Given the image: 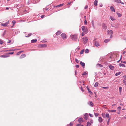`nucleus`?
Listing matches in <instances>:
<instances>
[{
    "label": "nucleus",
    "mask_w": 126,
    "mask_h": 126,
    "mask_svg": "<svg viewBox=\"0 0 126 126\" xmlns=\"http://www.w3.org/2000/svg\"><path fill=\"white\" fill-rule=\"evenodd\" d=\"M9 24V21L5 23H1V25L2 26L4 27H6L7 25Z\"/></svg>",
    "instance_id": "obj_6"
},
{
    "label": "nucleus",
    "mask_w": 126,
    "mask_h": 126,
    "mask_svg": "<svg viewBox=\"0 0 126 126\" xmlns=\"http://www.w3.org/2000/svg\"><path fill=\"white\" fill-rule=\"evenodd\" d=\"M98 3V1L97 0H95V1L94 2V5L95 6H97V3Z\"/></svg>",
    "instance_id": "obj_21"
},
{
    "label": "nucleus",
    "mask_w": 126,
    "mask_h": 126,
    "mask_svg": "<svg viewBox=\"0 0 126 126\" xmlns=\"http://www.w3.org/2000/svg\"><path fill=\"white\" fill-rule=\"evenodd\" d=\"M90 122L91 123H93V121L92 120H91L90 121Z\"/></svg>",
    "instance_id": "obj_60"
},
{
    "label": "nucleus",
    "mask_w": 126,
    "mask_h": 126,
    "mask_svg": "<svg viewBox=\"0 0 126 126\" xmlns=\"http://www.w3.org/2000/svg\"><path fill=\"white\" fill-rule=\"evenodd\" d=\"M64 4H60V5H58L56 6V7H60L61 6H63V5Z\"/></svg>",
    "instance_id": "obj_30"
},
{
    "label": "nucleus",
    "mask_w": 126,
    "mask_h": 126,
    "mask_svg": "<svg viewBox=\"0 0 126 126\" xmlns=\"http://www.w3.org/2000/svg\"><path fill=\"white\" fill-rule=\"evenodd\" d=\"M116 111V110H111V112H115Z\"/></svg>",
    "instance_id": "obj_48"
},
{
    "label": "nucleus",
    "mask_w": 126,
    "mask_h": 126,
    "mask_svg": "<svg viewBox=\"0 0 126 126\" xmlns=\"http://www.w3.org/2000/svg\"><path fill=\"white\" fill-rule=\"evenodd\" d=\"M106 105H103V107L104 108H106Z\"/></svg>",
    "instance_id": "obj_59"
},
{
    "label": "nucleus",
    "mask_w": 126,
    "mask_h": 126,
    "mask_svg": "<svg viewBox=\"0 0 126 126\" xmlns=\"http://www.w3.org/2000/svg\"><path fill=\"white\" fill-rule=\"evenodd\" d=\"M117 14L118 15V17H120L122 15L121 14L118 13H117Z\"/></svg>",
    "instance_id": "obj_22"
},
{
    "label": "nucleus",
    "mask_w": 126,
    "mask_h": 126,
    "mask_svg": "<svg viewBox=\"0 0 126 126\" xmlns=\"http://www.w3.org/2000/svg\"><path fill=\"white\" fill-rule=\"evenodd\" d=\"M25 56V55L24 54H23L20 57V58H22L24 57Z\"/></svg>",
    "instance_id": "obj_28"
},
{
    "label": "nucleus",
    "mask_w": 126,
    "mask_h": 126,
    "mask_svg": "<svg viewBox=\"0 0 126 126\" xmlns=\"http://www.w3.org/2000/svg\"><path fill=\"white\" fill-rule=\"evenodd\" d=\"M110 40V39H105L104 40V42L105 43H107Z\"/></svg>",
    "instance_id": "obj_11"
},
{
    "label": "nucleus",
    "mask_w": 126,
    "mask_h": 126,
    "mask_svg": "<svg viewBox=\"0 0 126 126\" xmlns=\"http://www.w3.org/2000/svg\"><path fill=\"white\" fill-rule=\"evenodd\" d=\"M111 110H108V112H111Z\"/></svg>",
    "instance_id": "obj_62"
},
{
    "label": "nucleus",
    "mask_w": 126,
    "mask_h": 126,
    "mask_svg": "<svg viewBox=\"0 0 126 126\" xmlns=\"http://www.w3.org/2000/svg\"><path fill=\"white\" fill-rule=\"evenodd\" d=\"M32 33H29V34L28 35V36H26V37H29V36H31V35H32Z\"/></svg>",
    "instance_id": "obj_36"
},
{
    "label": "nucleus",
    "mask_w": 126,
    "mask_h": 126,
    "mask_svg": "<svg viewBox=\"0 0 126 126\" xmlns=\"http://www.w3.org/2000/svg\"><path fill=\"white\" fill-rule=\"evenodd\" d=\"M84 52V49L82 50L80 52V53L81 54H82Z\"/></svg>",
    "instance_id": "obj_32"
},
{
    "label": "nucleus",
    "mask_w": 126,
    "mask_h": 126,
    "mask_svg": "<svg viewBox=\"0 0 126 126\" xmlns=\"http://www.w3.org/2000/svg\"><path fill=\"white\" fill-rule=\"evenodd\" d=\"M3 43V41L1 39H0V44H2Z\"/></svg>",
    "instance_id": "obj_37"
},
{
    "label": "nucleus",
    "mask_w": 126,
    "mask_h": 126,
    "mask_svg": "<svg viewBox=\"0 0 126 126\" xmlns=\"http://www.w3.org/2000/svg\"><path fill=\"white\" fill-rule=\"evenodd\" d=\"M106 117L108 118H109V114L107 113L106 114Z\"/></svg>",
    "instance_id": "obj_25"
},
{
    "label": "nucleus",
    "mask_w": 126,
    "mask_h": 126,
    "mask_svg": "<svg viewBox=\"0 0 126 126\" xmlns=\"http://www.w3.org/2000/svg\"><path fill=\"white\" fill-rule=\"evenodd\" d=\"M22 52H23L22 51H20L19 52H18V53H19V54H20V53H21Z\"/></svg>",
    "instance_id": "obj_61"
},
{
    "label": "nucleus",
    "mask_w": 126,
    "mask_h": 126,
    "mask_svg": "<svg viewBox=\"0 0 126 126\" xmlns=\"http://www.w3.org/2000/svg\"><path fill=\"white\" fill-rule=\"evenodd\" d=\"M75 62L77 63H78L79 62V61H78V59H75Z\"/></svg>",
    "instance_id": "obj_42"
},
{
    "label": "nucleus",
    "mask_w": 126,
    "mask_h": 126,
    "mask_svg": "<svg viewBox=\"0 0 126 126\" xmlns=\"http://www.w3.org/2000/svg\"><path fill=\"white\" fill-rule=\"evenodd\" d=\"M81 89V90L83 92L84 91V90H83V89L82 88V87H81V88H80Z\"/></svg>",
    "instance_id": "obj_54"
},
{
    "label": "nucleus",
    "mask_w": 126,
    "mask_h": 126,
    "mask_svg": "<svg viewBox=\"0 0 126 126\" xmlns=\"http://www.w3.org/2000/svg\"><path fill=\"white\" fill-rule=\"evenodd\" d=\"M16 22L14 21H12V23L13 25H14V24Z\"/></svg>",
    "instance_id": "obj_47"
},
{
    "label": "nucleus",
    "mask_w": 126,
    "mask_h": 126,
    "mask_svg": "<svg viewBox=\"0 0 126 126\" xmlns=\"http://www.w3.org/2000/svg\"><path fill=\"white\" fill-rule=\"evenodd\" d=\"M77 35L76 34H74L71 35H70V37L71 39L74 41H76L77 40Z\"/></svg>",
    "instance_id": "obj_2"
},
{
    "label": "nucleus",
    "mask_w": 126,
    "mask_h": 126,
    "mask_svg": "<svg viewBox=\"0 0 126 126\" xmlns=\"http://www.w3.org/2000/svg\"><path fill=\"white\" fill-rule=\"evenodd\" d=\"M44 15H42L41 16V18H43V17H44Z\"/></svg>",
    "instance_id": "obj_49"
},
{
    "label": "nucleus",
    "mask_w": 126,
    "mask_h": 126,
    "mask_svg": "<svg viewBox=\"0 0 126 126\" xmlns=\"http://www.w3.org/2000/svg\"><path fill=\"white\" fill-rule=\"evenodd\" d=\"M89 115L91 117H92L93 116V115L91 114H89Z\"/></svg>",
    "instance_id": "obj_52"
},
{
    "label": "nucleus",
    "mask_w": 126,
    "mask_h": 126,
    "mask_svg": "<svg viewBox=\"0 0 126 126\" xmlns=\"http://www.w3.org/2000/svg\"><path fill=\"white\" fill-rule=\"evenodd\" d=\"M98 82H96L95 83V85H94V86L96 87L98 86Z\"/></svg>",
    "instance_id": "obj_24"
},
{
    "label": "nucleus",
    "mask_w": 126,
    "mask_h": 126,
    "mask_svg": "<svg viewBox=\"0 0 126 126\" xmlns=\"http://www.w3.org/2000/svg\"><path fill=\"white\" fill-rule=\"evenodd\" d=\"M121 109V107L120 106H119L117 108L118 110L119 111H120Z\"/></svg>",
    "instance_id": "obj_29"
},
{
    "label": "nucleus",
    "mask_w": 126,
    "mask_h": 126,
    "mask_svg": "<svg viewBox=\"0 0 126 126\" xmlns=\"http://www.w3.org/2000/svg\"><path fill=\"white\" fill-rule=\"evenodd\" d=\"M37 41L36 39L35 40H32L31 41V42L32 43H34L36 42Z\"/></svg>",
    "instance_id": "obj_15"
},
{
    "label": "nucleus",
    "mask_w": 126,
    "mask_h": 126,
    "mask_svg": "<svg viewBox=\"0 0 126 126\" xmlns=\"http://www.w3.org/2000/svg\"><path fill=\"white\" fill-rule=\"evenodd\" d=\"M94 45L96 47H98L100 46V45L99 43L97 41H96L95 42Z\"/></svg>",
    "instance_id": "obj_7"
},
{
    "label": "nucleus",
    "mask_w": 126,
    "mask_h": 126,
    "mask_svg": "<svg viewBox=\"0 0 126 126\" xmlns=\"http://www.w3.org/2000/svg\"><path fill=\"white\" fill-rule=\"evenodd\" d=\"M61 33V32L60 31H58L56 32V34L57 35H59Z\"/></svg>",
    "instance_id": "obj_19"
},
{
    "label": "nucleus",
    "mask_w": 126,
    "mask_h": 126,
    "mask_svg": "<svg viewBox=\"0 0 126 126\" xmlns=\"http://www.w3.org/2000/svg\"><path fill=\"white\" fill-rule=\"evenodd\" d=\"M121 73V72H119L118 73H116L115 75L116 76H117L119 75H120Z\"/></svg>",
    "instance_id": "obj_26"
},
{
    "label": "nucleus",
    "mask_w": 126,
    "mask_h": 126,
    "mask_svg": "<svg viewBox=\"0 0 126 126\" xmlns=\"http://www.w3.org/2000/svg\"><path fill=\"white\" fill-rule=\"evenodd\" d=\"M110 119L109 118L108 119V121L107 122V124L108 125L109 124V123L110 121Z\"/></svg>",
    "instance_id": "obj_44"
},
{
    "label": "nucleus",
    "mask_w": 126,
    "mask_h": 126,
    "mask_svg": "<svg viewBox=\"0 0 126 126\" xmlns=\"http://www.w3.org/2000/svg\"><path fill=\"white\" fill-rule=\"evenodd\" d=\"M103 88H104V89H107L108 88L107 87H103Z\"/></svg>",
    "instance_id": "obj_56"
},
{
    "label": "nucleus",
    "mask_w": 126,
    "mask_h": 126,
    "mask_svg": "<svg viewBox=\"0 0 126 126\" xmlns=\"http://www.w3.org/2000/svg\"><path fill=\"white\" fill-rule=\"evenodd\" d=\"M88 105L91 107H93V104L91 101H89L88 102Z\"/></svg>",
    "instance_id": "obj_8"
},
{
    "label": "nucleus",
    "mask_w": 126,
    "mask_h": 126,
    "mask_svg": "<svg viewBox=\"0 0 126 126\" xmlns=\"http://www.w3.org/2000/svg\"><path fill=\"white\" fill-rule=\"evenodd\" d=\"M88 7V6H87V5H86V6H85V7H84V8H85V9H87V8Z\"/></svg>",
    "instance_id": "obj_55"
},
{
    "label": "nucleus",
    "mask_w": 126,
    "mask_h": 126,
    "mask_svg": "<svg viewBox=\"0 0 126 126\" xmlns=\"http://www.w3.org/2000/svg\"><path fill=\"white\" fill-rule=\"evenodd\" d=\"M0 57H3V58H5V57H7L6 56L4 55H1Z\"/></svg>",
    "instance_id": "obj_33"
},
{
    "label": "nucleus",
    "mask_w": 126,
    "mask_h": 126,
    "mask_svg": "<svg viewBox=\"0 0 126 126\" xmlns=\"http://www.w3.org/2000/svg\"><path fill=\"white\" fill-rule=\"evenodd\" d=\"M97 66H99L100 67H102V65H100V64H97Z\"/></svg>",
    "instance_id": "obj_38"
},
{
    "label": "nucleus",
    "mask_w": 126,
    "mask_h": 126,
    "mask_svg": "<svg viewBox=\"0 0 126 126\" xmlns=\"http://www.w3.org/2000/svg\"><path fill=\"white\" fill-rule=\"evenodd\" d=\"M110 19L112 21H113L115 19V18L114 17H113L111 16H110Z\"/></svg>",
    "instance_id": "obj_9"
},
{
    "label": "nucleus",
    "mask_w": 126,
    "mask_h": 126,
    "mask_svg": "<svg viewBox=\"0 0 126 126\" xmlns=\"http://www.w3.org/2000/svg\"><path fill=\"white\" fill-rule=\"evenodd\" d=\"M121 62L122 63L126 64V61H121Z\"/></svg>",
    "instance_id": "obj_39"
},
{
    "label": "nucleus",
    "mask_w": 126,
    "mask_h": 126,
    "mask_svg": "<svg viewBox=\"0 0 126 126\" xmlns=\"http://www.w3.org/2000/svg\"><path fill=\"white\" fill-rule=\"evenodd\" d=\"M100 7H102L103 6V5L101 3H100L99 5Z\"/></svg>",
    "instance_id": "obj_50"
},
{
    "label": "nucleus",
    "mask_w": 126,
    "mask_h": 126,
    "mask_svg": "<svg viewBox=\"0 0 126 126\" xmlns=\"http://www.w3.org/2000/svg\"><path fill=\"white\" fill-rule=\"evenodd\" d=\"M98 120L100 122H101L103 120L101 117H99Z\"/></svg>",
    "instance_id": "obj_13"
},
{
    "label": "nucleus",
    "mask_w": 126,
    "mask_h": 126,
    "mask_svg": "<svg viewBox=\"0 0 126 126\" xmlns=\"http://www.w3.org/2000/svg\"><path fill=\"white\" fill-rule=\"evenodd\" d=\"M115 2H116L117 3H121L120 0H114Z\"/></svg>",
    "instance_id": "obj_18"
},
{
    "label": "nucleus",
    "mask_w": 126,
    "mask_h": 126,
    "mask_svg": "<svg viewBox=\"0 0 126 126\" xmlns=\"http://www.w3.org/2000/svg\"><path fill=\"white\" fill-rule=\"evenodd\" d=\"M86 88H87V90H89V88H88V86H87V87H86Z\"/></svg>",
    "instance_id": "obj_63"
},
{
    "label": "nucleus",
    "mask_w": 126,
    "mask_h": 126,
    "mask_svg": "<svg viewBox=\"0 0 126 126\" xmlns=\"http://www.w3.org/2000/svg\"><path fill=\"white\" fill-rule=\"evenodd\" d=\"M91 124L90 123L88 122L87 123V124L86 126H90L91 125Z\"/></svg>",
    "instance_id": "obj_23"
},
{
    "label": "nucleus",
    "mask_w": 126,
    "mask_h": 126,
    "mask_svg": "<svg viewBox=\"0 0 126 126\" xmlns=\"http://www.w3.org/2000/svg\"><path fill=\"white\" fill-rule=\"evenodd\" d=\"M11 42V40H9L8 41V43H10V42Z\"/></svg>",
    "instance_id": "obj_58"
},
{
    "label": "nucleus",
    "mask_w": 126,
    "mask_h": 126,
    "mask_svg": "<svg viewBox=\"0 0 126 126\" xmlns=\"http://www.w3.org/2000/svg\"><path fill=\"white\" fill-rule=\"evenodd\" d=\"M111 70H113L114 69V67L112 65H110L109 66Z\"/></svg>",
    "instance_id": "obj_12"
},
{
    "label": "nucleus",
    "mask_w": 126,
    "mask_h": 126,
    "mask_svg": "<svg viewBox=\"0 0 126 126\" xmlns=\"http://www.w3.org/2000/svg\"><path fill=\"white\" fill-rule=\"evenodd\" d=\"M119 66L120 67L122 66L124 67H125V65L121 63L119 64Z\"/></svg>",
    "instance_id": "obj_16"
},
{
    "label": "nucleus",
    "mask_w": 126,
    "mask_h": 126,
    "mask_svg": "<svg viewBox=\"0 0 126 126\" xmlns=\"http://www.w3.org/2000/svg\"><path fill=\"white\" fill-rule=\"evenodd\" d=\"M76 68H79V65H76Z\"/></svg>",
    "instance_id": "obj_53"
},
{
    "label": "nucleus",
    "mask_w": 126,
    "mask_h": 126,
    "mask_svg": "<svg viewBox=\"0 0 126 126\" xmlns=\"http://www.w3.org/2000/svg\"><path fill=\"white\" fill-rule=\"evenodd\" d=\"M88 40V38L87 37H84L82 39V41L83 43L84 44L86 43L87 41Z\"/></svg>",
    "instance_id": "obj_4"
},
{
    "label": "nucleus",
    "mask_w": 126,
    "mask_h": 126,
    "mask_svg": "<svg viewBox=\"0 0 126 126\" xmlns=\"http://www.w3.org/2000/svg\"><path fill=\"white\" fill-rule=\"evenodd\" d=\"M87 20L86 19H85L84 21V23L85 25H87Z\"/></svg>",
    "instance_id": "obj_35"
},
{
    "label": "nucleus",
    "mask_w": 126,
    "mask_h": 126,
    "mask_svg": "<svg viewBox=\"0 0 126 126\" xmlns=\"http://www.w3.org/2000/svg\"><path fill=\"white\" fill-rule=\"evenodd\" d=\"M61 36L62 38L64 39L65 40L67 38L66 35L65 34H61Z\"/></svg>",
    "instance_id": "obj_5"
},
{
    "label": "nucleus",
    "mask_w": 126,
    "mask_h": 126,
    "mask_svg": "<svg viewBox=\"0 0 126 126\" xmlns=\"http://www.w3.org/2000/svg\"><path fill=\"white\" fill-rule=\"evenodd\" d=\"M83 119L82 118H80L78 119V121L79 122H81L83 121Z\"/></svg>",
    "instance_id": "obj_20"
},
{
    "label": "nucleus",
    "mask_w": 126,
    "mask_h": 126,
    "mask_svg": "<svg viewBox=\"0 0 126 126\" xmlns=\"http://www.w3.org/2000/svg\"><path fill=\"white\" fill-rule=\"evenodd\" d=\"M107 33L108 34H110H110L111 36L110 37V38H112V35L113 33V31L112 30H111L110 31L109 30H108L107 31Z\"/></svg>",
    "instance_id": "obj_3"
},
{
    "label": "nucleus",
    "mask_w": 126,
    "mask_h": 126,
    "mask_svg": "<svg viewBox=\"0 0 126 126\" xmlns=\"http://www.w3.org/2000/svg\"><path fill=\"white\" fill-rule=\"evenodd\" d=\"M103 28L106 29L107 28V26L105 25H103Z\"/></svg>",
    "instance_id": "obj_27"
},
{
    "label": "nucleus",
    "mask_w": 126,
    "mask_h": 126,
    "mask_svg": "<svg viewBox=\"0 0 126 126\" xmlns=\"http://www.w3.org/2000/svg\"><path fill=\"white\" fill-rule=\"evenodd\" d=\"M80 64L83 67H84L85 64V63L82 62V61H81L80 63Z\"/></svg>",
    "instance_id": "obj_14"
},
{
    "label": "nucleus",
    "mask_w": 126,
    "mask_h": 126,
    "mask_svg": "<svg viewBox=\"0 0 126 126\" xmlns=\"http://www.w3.org/2000/svg\"><path fill=\"white\" fill-rule=\"evenodd\" d=\"M125 53H126V52L125 51H123V54H124Z\"/></svg>",
    "instance_id": "obj_64"
},
{
    "label": "nucleus",
    "mask_w": 126,
    "mask_h": 126,
    "mask_svg": "<svg viewBox=\"0 0 126 126\" xmlns=\"http://www.w3.org/2000/svg\"><path fill=\"white\" fill-rule=\"evenodd\" d=\"M85 34H86L85 32H83V33H82L81 34V35L82 36H84L85 35Z\"/></svg>",
    "instance_id": "obj_41"
},
{
    "label": "nucleus",
    "mask_w": 126,
    "mask_h": 126,
    "mask_svg": "<svg viewBox=\"0 0 126 126\" xmlns=\"http://www.w3.org/2000/svg\"><path fill=\"white\" fill-rule=\"evenodd\" d=\"M82 30L83 32H85V33H87L88 32L87 28L86 27L84 26H83L81 27Z\"/></svg>",
    "instance_id": "obj_1"
},
{
    "label": "nucleus",
    "mask_w": 126,
    "mask_h": 126,
    "mask_svg": "<svg viewBox=\"0 0 126 126\" xmlns=\"http://www.w3.org/2000/svg\"><path fill=\"white\" fill-rule=\"evenodd\" d=\"M94 114L96 117H97L98 116L99 114L98 113H95Z\"/></svg>",
    "instance_id": "obj_40"
},
{
    "label": "nucleus",
    "mask_w": 126,
    "mask_h": 126,
    "mask_svg": "<svg viewBox=\"0 0 126 126\" xmlns=\"http://www.w3.org/2000/svg\"><path fill=\"white\" fill-rule=\"evenodd\" d=\"M14 53V52H10L8 53V54H12Z\"/></svg>",
    "instance_id": "obj_43"
},
{
    "label": "nucleus",
    "mask_w": 126,
    "mask_h": 126,
    "mask_svg": "<svg viewBox=\"0 0 126 126\" xmlns=\"http://www.w3.org/2000/svg\"><path fill=\"white\" fill-rule=\"evenodd\" d=\"M119 92H120V93H121V92L122 91V88L121 87H120L119 88Z\"/></svg>",
    "instance_id": "obj_31"
},
{
    "label": "nucleus",
    "mask_w": 126,
    "mask_h": 126,
    "mask_svg": "<svg viewBox=\"0 0 126 126\" xmlns=\"http://www.w3.org/2000/svg\"><path fill=\"white\" fill-rule=\"evenodd\" d=\"M73 125V123H70V125L71 126L72 125Z\"/></svg>",
    "instance_id": "obj_51"
},
{
    "label": "nucleus",
    "mask_w": 126,
    "mask_h": 126,
    "mask_svg": "<svg viewBox=\"0 0 126 126\" xmlns=\"http://www.w3.org/2000/svg\"><path fill=\"white\" fill-rule=\"evenodd\" d=\"M47 46V45L46 44H44L42 45V46L44 47H46Z\"/></svg>",
    "instance_id": "obj_46"
},
{
    "label": "nucleus",
    "mask_w": 126,
    "mask_h": 126,
    "mask_svg": "<svg viewBox=\"0 0 126 126\" xmlns=\"http://www.w3.org/2000/svg\"><path fill=\"white\" fill-rule=\"evenodd\" d=\"M87 74V73L85 72H84L82 74V75H85Z\"/></svg>",
    "instance_id": "obj_45"
},
{
    "label": "nucleus",
    "mask_w": 126,
    "mask_h": 126,
    "mask_svg": "<svg viewBox=\"0 0 126 126\" xmlns=\"http://www.w3.org/2000/svg\"><path fill=\"white\" fill-rule=\"evenodd\" d=\"M88 90V92H89V93H91V94H92V92L89 89V90Z\"/></svg>",
    "instance_id": "obj_57"
},
{
    "label": "nucleus",
    "mask_w": 126,
    "mask_h": 126,
    "mask_svg": "<svg viewBox=\"0 0 126 126\" xmlns=\"http://www.w3.org/2000/svg\"><path fill=\"white\" fill-rule=\"evenodd\" d=\"M123 82L124 85H126V79H124L123 80Z\"/></svg>",
    "instance_id": "obj_17"
},
{
    "label": "nucleus",
    "mask_w": 126,
    "mask_h": 126,
    "mask_svg": "<svg viewBox=\"0 0 126 126\" xmlns=\"http://www.w3.org/2000/svg\"><path fill=\"white\" fill-rule=\"evenodd\" d=\"M89 52V50L88 49H86L85 50V53H88Z\"/></svg>",
    "instance_id": "obj_34"
},
{
    "label": "nucleus",
    "mask_w": 126,
    "mask_h": 126,
    "mask_svg": "<svg viewBox=\"0 0 126 126\" xmlns=\"http://www.w3.org/2000/svg\"><path fill=\"white\" fill-rule=\"evenodd\" d=\"M110 9L112 11H113L114 12H115V10L114 8L113 7H112V6L110 7Z\"/></svg>",
    "instance_id": "obj_10"
}]
</instances>
